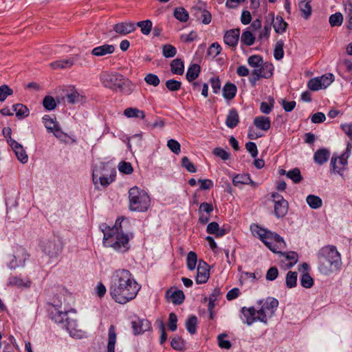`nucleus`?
Listing matches in <instances>:
<instances>
[{"mask_svg":"<svg viewBox=\"0 0 352 352\" xmlns=\"http://www.w3.org/2000/svg\"><path fill=\"white\" fill-rule=\"evenodd\" d=\"M140 287L127 270H116L111 278L109 294L118 303L125 304L134 299Z\"/></svg>","mask_w":352,"mask_h":352,"instance_id":"f257e3e1","label":"nucleus"},{"mask_svg":"<svg viewBox=\"0 0 352 352\" xmlns=\"http://www.w3.org/2000/svg\"><path fill=\"white\" fill-rule=\"evenodd\" d=\"M256 229H252L254 234L263 241L265 245L273 252L280 253L289 261L288 267H293L298 261V255L296 252H281L279 250L286 247V243L283 237L276 232L255 226Z\"/></svg>","mask_w":352,"mask_h":352,"instance_id":"f03ea898","label":"nucleus"},{"mask_svg":"<svg viewBox=\"0 0 352 352\" xmlns=\"http://www.w3.org/2000/svg\"><path fill=\"white\" fill-rule=\"evenodd\" d=\"M258 304L261 307L257 311L253 307L241 308V313L245 318V322L249 326L257 321L267 324L268 318H272L277 309L278 301L274 298L268 297L265 300H259Z\"/></svg>","mask_w":352,"mask_h":352,"instance_id":"7ed1b4c3","label":"nucleus"},{"mask_svg":"<svg viewBox=\"0 0 352 352\" xmlns=\"http://www.w3.org/2000/svg\"><path fill=\"white\" fill-rule=\"evenodd\" d=\"M118 220L113 227L107 223H102L100 228L103 233V243L106 247H111L115 250L125 252L129 249V238L122 232L121 226H118Z\"/></svg>","mask_w":352,"mask_h":352,"instance_id":"20e7f679","label":"nucleus"},{"mask_svg":"<svg viewBox=\"0 0 352 352\" xmlns=\"http://www.w3.org/2000/svg\"><path fill=\"white\" fill-rule=\"evenodd\" d=\"M318 270L325 275L339 270L342 265L341 255L333 245L322 248L318 253Z\"/></svg>","mask_w":352,"mask_h":352,"instance_id":"39448f33","label":"nucleus"},{"mask_svg":"<svg viewBox=\"0 0 352 352\" xmlns=\"http://www.w3.org/2000/svg\"><path fill=\"white\" fill-rule=\"evenodd\" d=\"M100 80L104 87L119 90L125 94H130L133 89V85L123 76L114 72H102L100 74Z\"/></svg>","mask_w":352,"mask_h":352,"instance_id":"423d86ee","label":"nucleus"},{"mask_svg":"<svg viewBox=\"0 0 352 352\" xmlns=\"http://www.w3.org/2000/svg\"><path fill=\"white\" fill-rule=\"evenodd\" d=\"M151 199L148 193L137 186L129 190V208L131 211L144 212L148 210Z\"/></svg>","mask_w":352,"mask_h":352,"instance_id":"0eeeda50","label":"nucleus"},{"mask_svg":"<svg viewBox=\"0 0 352 352\" xmlns=\"http://www.w3.org/2000/svg\"><path fill=\"white\" fill-rule=\"evenodd\" d=\"M39 246L42 252L50 258H57L61 254L63 249V241L56 236L42 239Z\"/></svg>","mask_w":352,"mask_h":352,"instance_id":"6e6552de","label":"nucleus"},{"mask_svg":"<svg viewBox=\"0 0 352 352\" xmlns=\"http://www.w3.org/2000/svg\"><path fill=\"white\" fill-rule=\"evenodd\" d=\"M30 254L26 249L22 246H17L12 254L7 256L6 265L10 270L25 266V261L29 258Z\"/></svg>","mask_w":352,"mask_h":352,"instance_id":"1a4fd4ad","label":"nucleus"},{"mask_svg":"<svg viewBox=\"0 0 352 352\" xmlns=\"http://www.w3.org/2000/svg\"><path fill=\"white\" fill-rule=\"evenodd\" d=\"M272 198L274 203V214L276 217L278 218L285 217L288 210V202L278 192H273Z\"/></svg>","mask_w":352,"mask_h":352,"instance_id":"9d476101","label":"nucleus"},{"mask_svg":"<svg viewBox=\"0 0 352 352\" xmlns=\"http://www.w3.org/2000/svg\"><path fill=\"white\" fill-rule=\"evenodd\" d=\"M116 175H110L109 177L103 174L99 168H94L92 173V180L96 188L99 189L97 186L100 184L103 187L108 186L114 179Z\"/></svg>","mask_w":352,"mask_h":352,"instance_id":"9b49d317","label":"nucleus"},{"mask_svg":"<svg viewBox=\"0 0 352 352\" xmlns=\"http://www.w3.org/2000/svg\"><path fill=\"white\" fill-rule=\"evenodd\" d=\"M77 327L78 325L76 320L66 318L65 323L62 328L65 329L71 337L76 339H81L85 336L86 333L81 329H78Z\"/></svg>","mask_w":352,"mask_h":352,"instance_id":"f8f14e48","label":"nucleus"},{"mask_svg":"<svg viewBox=\"0 0 352 352\" xmlns=\"http://www.w3.org/2000/svg\"><path fill=\"white\" fill-rule=\"evenodd\" d=\"M135 30V23L130 21L116 23L113 27V31L121 36L127 35L133 32Z\"/></svg>","mask_w":352,"mask_h":352,"instance_id":"ddd939ff","label":"nucleus"},{"mask_svg":"<svg viewBox=\"0 0 352 352\" xmlns=\"http://www.w3.org/2000/svg\"><path fill=\"white\" fill-rule=\"evenodd\" d=\"M8 143L14 152L15 155L19 161H20L23 164H25L26 162H28V154L26 153L25 150L21 144L17 142L16 140L12 139L11 138H10V139L8 140Z\"/></svg>","mask_w":352,"mask_h":352,"instance_id":"4468645a","label":"nucleus"},{"mask_svg":"<svg viewBox=\"0 0 352 352\" xmlns=\"http://www.w3.org/2000/svg\"><path fill=\"white\" fill-rule=\"evenodd\" d=\"M131 327L135 335L143 333L151 329V323L147 319L137 318L131 322Z\"/></svg>","mask_w":352,"mask_h":352,"instance_id":"2eb2a0df","label":"nucleus"},{"mask_svg":"<svg viewBox=\"0 0 352 352\" xmlns=\"http://www.w3.org/2000/svg\"><path fill=\"white\" fill-rule=\"evenodd\" d=\"M209 277V265L203 260H200L197 266V273L195 277L197 284L206 283Z\"/></svg>","mask_w":352,"mask_h":352,"instance_id":"dca6fc26","label":"nucleus"},{"mask_svg":"<svg viewBox=\"0 0 352 352\" xmlns=\"http://www.w3.org/2000/svg\"><path fill=\"white\" fill-rule=\"evenodd\" d=\"M240 36V29H231L226 32L223 41L224 43L231 47H235L239 42Z\"/></svg>","mask_w":352,"mask_h":352,"instance_id":"f3484780","label":"nucleus"},{"mask_svg":"<svg viewBox=\"0 0 352 352\" xmlns=\"http://www.w3.org/2000/svg\"><path fill=\"white\" fill-rule=\"evenodd\" d=\"M268 17L273 23L274 29L277 34H281L286 31L288 25L281 16H276L274 18V13H270Z\"/></svg>","mask_w":352,"mask_h":352,"instance_id":"a211bd4d","label":"nucleus"},{"mask_svg":"<svg viewBox=\"0 0 352 352\" xmlns=\"http://www.w3.org/2000/svg\"><path fill=\"white\" fill-rule=\"evenodd\" d=\"M166 298L170 300L175 305H181L183 303L185 296L184 292L179 289L173 291L172 288L166 292Z\"/></svg>","mask_w":352,"mask_h":352,"instance_id":"6ab92c4d","label":"nucleus"},{"mask_svg":"<svg viewBox=\"0 0 352 352\" xmlns=\"http://www.w3.org/2000/svg\"><path fill=\"white\" fill-rule=\"evenodd\" d=\"M116 47L113 45L104 44L94 47L91 54L95 56H103L108 54H111L115 52Z\"/></svg>","mask_w":352,"mask_h":352,"instance_id":"aec40b11","label":"nucleus"},{"mask_svg":"<svg viewBox=\"0 0 352 352\" xmlns=\"http://www.w3.org/2000/svg\"><path fill=\"white\" fill-rule=\"evenodd\" d=\"M330 157V151L325 148H319L314 155V160L315 163L322 165L326 163Z\"/></svg>","mask_w":352,"mask_h":352,"instance_id":"412c9836","label":"nucleus"},{"mask_svg":"<svg viewBox=\"0 0 352 352\" xmlns=\"http://www.w3.org/2000/svg\"><path fill=\"white\" fill-rule=\"evenodd\" d=\"M239 122V116L236 109L229 110L226 120V125L230 129H234Z\"/></svg>","mask_w":352,"mask_h":352,"instance_id":"4be33fe9","label":"nucleus"},{"mask_svg":"<svg viewBox=\"0 0 352 352\" xmlns=\"http://www.w3.org/2000/svg\"><path fill=\"white\" fill-rule=\"evenodd\" d=\"M253 123L257 129L265 131H268L271 126L270 118L263 116L254 118Z\"/></svg>","mask_w":352,"mask_h":352,"instance_id":"5701e85b","label":"nucleus"},{"mask_svg":"<svg viewBox=\"0 0 352 352\" xmlns=\"http://www.w3.org/2000/svg\"><path fill=\"white\" fill-rule=\"evenodd\" d=\"M206 232L210 234H214L216 237H222L228 232V230L220 228L219 224L214 221L208 224Z\"/></svg>","mask_w":352,"mask_h":352,"instance_id":"b1692460","label":"nucleus"},{"mask_svg":"<svg viewBox=\"0 0 352 352\" xmlns=\"http://www.w3.org/2000/svg\"><path fill=\"white\" fill-rule=\"evenodd\" d=\"M232 183L235 186L240 184H250L252 186L256 187V184L252 181L249 174H239L232 179Z\"/></svg>","mask_w":352,"mask_h":352,"instance_id":"393cba45","label":"nucleus"},{"mask_svg":"<svg viewBox=\"0 0 352 352\" xmlns=\"http://www.w3.org/2000/svg\"><path fill=\"white\" fill-rule=\"evenodd\" d=\"M254 69L258 71L261 78H269L273 74L274 66L271 63L263 62L258 68Z\"/></svg>","mask_w":352,"mask_h":352,"instance_id":"a878e982","label":"nucleus"},{"mask_svg":"<svg viewBox=\"0 0 352 352\" xmlns=\"http://www.w3.org/2000/svg\"><path fill=\"white\" fill-rule=\"evenodd\" d=\"M67 314V311H63L55 309L54 311L51 312V318L63 327L65 323L66 318H69Z\"/></svg>","mask_w":352,"mask_h":352,"instance_id":"bb28decb","label":"nucleus"},{"mask_svg":"<svg viewBox=\"0 0 352 352\" xmlns=\"http://www.w3.org/2000/svg\"><path fill=\"white\" fill-rule=\"evenodd\" d=\"M311 1L312 0H301L298 3L302 16L305 19H309L312 13V8L311 6Z\"/></svg>","mask_w":352,"mask_h":352,"instance_id":"cd10ccee","label":"nucleus"},{"mask_svg":"<svg viewBox=\"0 0 352 352\" xmlns=\"http://www.w3.org/2000/svg\"><path fill=\"white\" fill-rule=\"evenodd\" d=\"M124 115L129 118H139L144 120L146 115L144 111L135 107L126 108L124 111Z\"/></svg>","mask_w":352,"mask_h":352,"instance_id":"c85d7f7f","label":"nucleus"},{"mask_svg":"<svg viewBox=\"0 0 352 352\" xmlns=\"http://www.w3.org/2000/svg\"><path fill=\"white\" fill-rule=\"evenodd\" d=\"M201 67L198 64H191L187 70L186 77L189 82L194 81L199 75Z\"/></svg>","mask_w":352,"mask_h":352,"instance_id":"c756f323","label":"nucleus"},{"mask_svg":"<svg viewBox=\"0 0 352 352\" xmlns=\"http://www.w3.org/2000/svg\"><path fill=\"white\" fill-rule=\"evenodd\" d=\"M223 96L227 100L233 99L236 94V86L231 82H227L223 87Z\"/></svg>","mask_w":352,"mask_h":352,"instance_id":"7c9ffc66","label":"nucleus"},{"mask_svg":"<svg viewBox=\"0 0 352 352\" xmlns=\"http://www.w3.org/2000/svg\"><path fill=\"white\" fill-rule=\"evenodd\" d=\"M195 11V16L198 19L201 20V22L208 25L211 22L212 15L210 12L206 10H202L198 8H194Z\"/></svg>","mask_w":352,"mask_h":352,"instance_id":"2f4dec72","label":"nucleus"},{"mask_svg":"<svg viewBox=\"0 0 352 352\" xmlns=\"http://www.w3.org/2000/svg\"><path fill=\"white\" fill-rule=\"evenodd\" d=\"M116 341V328L111 325L108 332L107 352H115V344Z\"/></svg>","mask_w":352,"mask_h":352,"instance_id":"473e14b6","label":"nucleus"},{"mask_svg":"<svg viewBox=\"0 0 352 352\" xmlns=\"http://www.w3.org/2000/svg\"><path fill=\"white\" fill-rule=\"evenodd\" d=\"M13 111L15 112L16 116L19 119H23L29 116L30 111L28 108L23 104H16L12 106Z\"/></svg>","mask_w":352,"mask_h":352,"instance_id":"72a5a7b5","label":"nucleus"},{"mask_svg":"<svg viewBox=\"0 0 352 352\" xmlns=\"http://www.w3.org/2000/svg\"><path fill=\"white\" fill-rule=\"evenodd\" d=\"M74 63V61L71 58L58 60L51 63L50 67L54 69H65L71 67Z\"/></svg>","mask_w":352,"mask_h":352,"instance_id":"f704fd0d","label":"nucleus"},{"mask_svg":"<svg viewBox=\"0 0 352 352\" xmlns=\"http://www.w3.org/2000/svg\"><path fill=\"white\" fill-rule=\"evenodd\" d=\"M344 14L348 20L346 27L349 30H352V0H346L344 1Z\"/></svg>","mask_w":352,"mask_h":352,"instance_id":"c9c22d12","label":"nucleus"},{"mask_svg":"<svg viewBox=\"0 0 352 352\" xmlns=\"http://www.w3.org/2000/svg\"><path fill=\"white\" fill-rule=\"evenodd\" d=\"M170 71L175 74H183L184 72V62L179 58L174 59L170 63Z\"/></svg>","mask_w":352,"mask_h":352,"instance_id":"e433bc0d","label":"nucleus"},{"mask_svg":"<svg viewBox=\"0 0 352 352\" xmlns=\"http://www.w3.org/2000/svg\"><path fill=\"white\" fill-rule=\"evenodd\" d=\"M306 202L312 209H318L322 206V199L314 195H309L306 197Z\"/></svg>","mask_w":352,"mask_h":352,"instance_id":"4c0bfd02","label":"nucleus"},{"mask_svg":"<svg viewBox=\"0 0 352 352\" xmlns=\"http://www.w3.org/2000/svg\"><path fill=\"white\" fill-rule=\"evenodd\" d=\"M30 282L27 281L26 283L20 277L16 276H10L8 279V286H16V287H30Z\"/></svg>","mask_w":352,"mask_h":352,"instance_id":"58836bf2","label":"nucleus"},{"mask_svg":"<svg viewBox=\"0 0 352 352\" xmlns=\"http://www.w3.org/2000/svg\"><path fill=\"white\" fill-rule=\"evenodd\" d=\"M255 41V36L249 30H245L241 36V44L245 45L247 46H251Z\"/></svg>","mask_w":352,"mask_h":352,"instance_id":"ea45409f","label":"nucleus"},{"mask_svg":"<svg viewBox=\"0 0 352 352\" xmlns=\"http://www.w3.org/2000/svg\"><path fill=\"white\" fill-rule=\"evenodd\" d=\"M136 28H140L141 32L144 35H148L153 28V23L151 20H144L135 23Z\"/></svg>","mask_w":352,"mask_h":352,"instance_id":"a19ab883","label":"nucleus"},{"mask_svg":"<svg viewBox=\"0 0 352 352\" xmlns=\"http://www.w3.org/2000/svg\"><path fill=\"white\" fill-rule=\"evenodd\" d=\"M197 318L195 316H190L186 321L187 331L193 335L197 331Z\"/></svg>","mask_w":352,"mask_h":352,"instance_id":"79ce46f5","label":"nucleus"},{"mask_svg":"<svg viewBox=\"0 0 352 352\" xmlns=\"http://www.w3.org/2000/svg\"><path fill=\"white\" fill-rule=\"evenodd\" d=\"M174 16L181 22H186L189 18L188 12L182 7L175 9Z\"/></svg>","mask_w":352,"mask_h":352,"instance_id":"37998d69","label":"nucleus"},{"mask_svg":"<svg viewBox=\"0 0 352 352\" xmlns=\"http://www.w3.org/2000/svg\"><path fill=\"white\" fill-rule=\"evenodd\" d=\"M284 42L282 40L277 41L274 50V58L277 60H280L283 58L284 56Z\"/></svg>","mask_w":352,"mask_h":352,"instance_id":"c03bdc74","label":"nucleus"},{"mask_svg":"<svg viewBox=\"0 0 352 352\" xmlns=\"http://www.w3.org/2000/svg\"><path fill=\"white\" fill-rule=\"evenodd\" d=\"M269 102H262L260 104V111L264 114H269L273 109L275 103L274 99L272 97L268 98Z\"/></svg>","mask_w":352,"mask_h":352,"instance_id":"a18cd8bd","label":"nucleus"},{"mask_svg":"<svg viewBox=\"0 0 352 352\" xmlns=\"http://www.w3.org/2000/svg\"><path fill=\"white\" fill-rule=\"evenodd\" d=\"M197 255L195 252L190 251L186 258V265L189 270L192 271L196 268Z\"/></svg>","mask_w":352,"mask_h":352,"instance_id":"49530a36","label":"nucleus"},{"mask_svg":"<svg viewBox=\"0 0 352 352\" xmlns=\"http://www.w3.org/2000/svg\"><path fill=\"white\" fill-rule=\"evenodd\" d=\"M287 177L292 179L294 183L298 184L302 180L300 171L298 168H295L292 170H289L287 173Z\"/></svg>","mask_w":352,"mask_h":352,"instance_id":"de8ad7c7","label":"nucleus"},{"mask_svg":"<svg viewBox=\"0 0 352 352\" xmlns=\"http://www.w3.org/2000/svg\"><path fill=\"white\" fill-rule=\"evenodd\" d=\"M298 274L296 272L289 271L286 275V286L293 288L296 286Z\"/></svg>","mask_w":352,"mask_h":352,"instance_id":"09e8293b","label":"nucleus"},{"mask_svg":"<svg viewBox=\"0 0 352 352\" xmlns=\"http://www.w3.org/2000/svg\"><path fill=\"white\" fill-rule=\"evenodd\" d=\"M43 123L48 132H51L58 125L55 119L52 118L49 115H45L42 118Z\"/></svg>","mask_w":352,"mask_h":352,"instance_id":"8fccbe9b","label":"nucleus"},{"mask_svg":"<svg viewBox=\"0 0 352 352\" xmlns=\"http://www.w3.org/2000/svg\"><path fill=\"white\" fill-rule=\"evenodd\" d=\"M263 58L259 55L250 56L248 59V65L254 69L258 68L263 63Z\"/></svg>","mask_w":352,"mask_h":352,"instance_id":"3c124183","label":"nucleus"},{"mask_svg":"<svg viewBox=\"0 0 352 352\" xmlns=\"http://www.w3.org/2000/svg\"><path fill=\"white\" fill-rule=\"evenodd\" d=\"M43 105L47 111H52L56 107V102L54 98L50 96H46L43 100Z\"/></svg>","mask_w":352,"mask_h":352,"instance_id":"603ef678","label":"nucleus"},{"mask_svg":"<svg viewBox=\"0 0 352 352\" xmlns=\"http://www.w3.org/2000/svg\"><path fill=\"white\" fill-rule=\"evenodd\" d=\"M162 54L166 58H173L177 54V49L172 45L166 44L162 47Z\"/></svg>","mask_w":352,"mask_h":352,"instance_id":"864d4df0","label":"nucleus"},{"mask_svg":"<svg viewBox=\"0 0 352 352\" xmlns=\"http://www.w3.org/2000/svg\"><path fill=\"white\" fill-rule=\"evenodd\" d=\"M318 78L323 89L327 88L334 81V76L331 73L326 74Z\"/></svg>","mask_w":352,"mask_h":352,"instance_id":"5fc2aeb1","label":"nucleus"},{"mask_svg":"<svg viewBox=\"0 0 352 352\" xmlns=\"http://www.w3.org/2000/svg\"><path fill=\"white\" fill-rule=\"evenodd\" d=\"M300 285L305 288H311L314 285V280L307 273H304L300 277Z\"/></svg>","mask_w":352,"mask_h":352,"instance_id":"6e6d98bb","label":"nucleus"},{"mask_svg":"<svg viewBox=\"0 0 352 352\" xmlns=\"http://www.w3.org/2000/svg\"><path fill=\"white\" fill-rule=\"evenodd\" d=\"M329 21L331 26H340L343 21V16L340 12H336L329 16Z\"/></svg>","mask_w":352,"mask_h":352,"instance_id":"4d7b16f0","label":"nucleus"},{"mask_svg":"<svg viewBox=\"0 0 352 352\" xmlns=\"http://www.w3.org/2000/svg\"><path fill=\"white\" fill-rule=\"evenodd\" d=\"M271 29L272 27L270 23H267L265 24L263 28L259 32L258 39L259 41H262L263 39L267 40L270 36Z\"/></svg>","mask_w":352,"mask_h":352,"instance_id":"13d9d810","label":"nucleus"},{"mask_svg":"<svg viewBox=\"0 0 352 352\" xmlns=\"http://www.w3.org/2000/svg\"><path fill=\"white\" fill-rule=\"evenodd\" d=\"M166 87L170 91H176L181 89L182 82L175 79H170L166 80Z\"/></svg>","mask_w":352,"mask_h":352,"instance_id":"bf43d9fd","label":"nucleus"},{"mask_svg":"<svg viewBox=\"0 0 352 352\" xmlns=\"http://www.w3.org/2000/svg\"><path fill=\"white\" fill-rule=\"evenodd\" d=\"M212 153L215 156L219 157V158L224 161L228 160L230 157V153H228L225 149L220 147L214 148L212 151Z\"/></svg>","mask_w":352,"mask_h":352,"instance_id":"052dcab7","label":"nucleus"},{"mask_svg":"<svg viewBox=\"0 0 352 352\" xmlns=\"http://www.w3.org/2000/svg\"><path fill=\"white\" fill-rule=\"evenodd\" d=\"M118 170L120 173L130 175L133 173V168L132 167V165L129 162H121L118 164Z\"/></svg>","mask_w":352,"mask_h":352,"instance_id":"680f3d73","label":"nucleus"},{"mask_svg":"<svg viewBox=\"0 0 352 352\" xmlns=\"http://www.w3.org/2000/svg\"><path fill=\"white\" fill-rule=\"evenodd\" d=\"M170 346L177 351H182L184 348V344L182 339L179 336H175L170 341Z\"/></svg>","mask_w":352,"mask_h":352,"instance_id":"e2e57ef3","label":"nucleus"},{"mask_svg":"<svg viewBox=\"0 0 352 352\" xmlns=\"http://www.w3.org/2000/svg\"><path fill=\"white\" fill-rule=\"evenodd\" d=\"M307 86L311 91H318L323 89L318 77L310 79L308 82Z\"/></svg>","mask_w":352,"mask_h":352,"instance_id":"0e129e2a","label":"nucleus"},{"mask_svg":"<svg viewBox=\"0 0 352 352\" xmlns=\"http://www.w3.org/2000/svg\"><path fill=\"white\" fill-rule=\"evenodd\" d=\"M221 52V47L218 43H213L208 50V55L212 57L217 56Z\"/></svg>","mask_w":352,"mask_h":352,"instance_id":"69168bd1","label":"nucleus"},{"mask_svg":"<svg viewBox=\"0 0 352 352\" xmlns=\"http://www.w3.org/2000/svg\"><path fill=\"white\" fill-rule=\"evenodd\" d=\"M13 91L8 85H3L0 87V102H3L8 96H11Z\"/></svg>","mask_w":352,"mask_h":352,"instance_id":"338daca9","label":"nucleus"},{"mask_svg":"<svg viewBox=\"0 0 352 352\" xmlns=\"http://www.w3.org/2000/svg\"><path fill=\"white\" fill-rule=\"evenodd\" d=\"M144 80L147 84L153 85L154 87H157V85H159L160 82L159 77L153 74H148L145 76Z\"/></svg>","mask_w":352,"mask_h":352,"instance_id":"774afa93","label":"nucleus"}]
</instances>
